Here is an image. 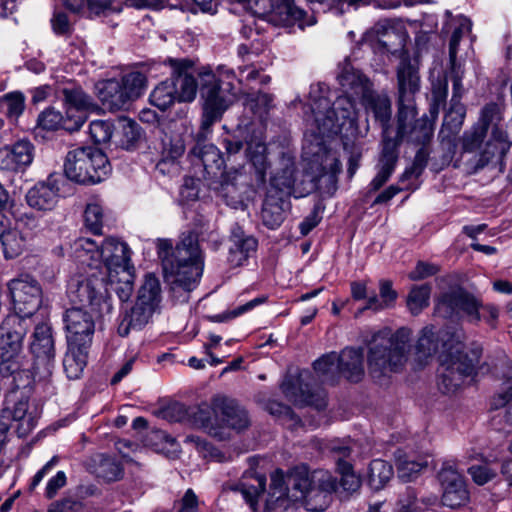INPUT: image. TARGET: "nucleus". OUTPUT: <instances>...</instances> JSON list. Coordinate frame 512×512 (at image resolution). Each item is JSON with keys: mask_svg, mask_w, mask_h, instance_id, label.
<instances>
[{"mask_svg": "<svg viewBox=\"0 0 512 512\" xmlns=\"http://www.w3.org/2000/svg\"><path fill=\"white\" fill-rule=\"evenodd\" d=\"M59 176L51 174L46 181L38 182L26 194V201L31 208L51 210L59 196Z\"/></svg>", "mask_w": 512, "mask_h": 512, "instance_id": "a878e982", "label": "nucleus"}, {"mask_svg": "<svg viewBox=\"0 0 512 512\" xmlns=\"http://www.w3.org/2000/svg\"><path fill=\"white\" fill-rule=\"evenodd\" d=\"M416 106L410 109H398L397 113V134L394 138L388 136V139L397 140L398 147L403 140L421 146H428L434 133L435 120L431 115H423L416 119Z\"/></svg>", "mask_w": 512, "mask_h": 512, "instance_id": "4468645a", "label": "nucleus"}, {"mask_svg": "<svg viewBox=\"0 0 512 512\" xmlns=\"http://www.w3.org/2000/svg\"><path fill=\"white\" fill-rule=\"evenodd\" d=\"M482 346L473 343L469 353H464L459 347H450L439 356L440 370L437 385L443 394L455 393L463 384L465 378L475 372L482 356Z\"/></svg>", "mask_w": 512, "mask_h": 512, "instance_id": "6e6552de", "label": "nucleus"}, {"mask_svg": "<svg viewBox=\"0 0 512 512\" xmlns=\"http://www.w3.org/2000/svg\"><path fill=\"white\" fill-rule=\"evenodd\" d=\"M22 350L17 349H3L0 350V374L3 377L13 376L15 389L20 387L16 382L25 378L23 386L28 385L31 379V372L22 369Z\"/></svg>", "mask_w": 512, "mask_h": 512, "instance_id": "2f4dec72", "label": "nucleus"}, {"mask_svg": "<svg viewBox=\"0 0 512 512\" xmlns=\"http://www.w3.org/2000/svg\"><path fill=\"white\" fill-rule=\"evenodd\" d=\"M177 90L171 79L162 81L150 94V103L162 111L168 109L172 104L178 101Z\"/></svg>", "mask_w": 512, "mask_h": 512, "instance_id": "37998d69", "label": "nucleus"}, {"mask_svg": "<svg viewBox=\"0 0 512 512\" xmlns=\"http://www.w3.org/2000/svg\"><path fill=\"white\" fill-rule=\"evenodd\" d=\"M158 255L162 262L163 272L165 271V261L172 260L179 256L183 260L178 261L177 266H182L193 261H199L203 258L202 251L198 243V235L194 232L183 234L180 241L173 247L171 240L159 239L157 243Z\"/></svg>", "mask_w": 512, "mask_h": 512, "instance_id": "a211bd4d", "label": "nucleus"}, {"mask_svg": "<svg viewBox=\"0 0 512 512\" xmlns=\"http://www.w3.org/2000/svg\"><path fill=\"white\" fill-rule=\"evenodd\" d=\"M398 109H410L415 105V94L420 89L418 68L407 58L397 66Z\"/></svg>", "mask_w": 512, "mask_h": 512, "instance_id": "412c9836", "label": "nucleus"}, {"mask_svg": "<svg viewBox=\"0 0 512 512\" xmlns=\"http://www.w3.org/2000/svg\"><path fill=\"white\" fill-rule=\"evenodd\" d=\"M134 272L135 271H124L120 273V275L115 276V281L109 280L111 289L122 302L129 300L133 293Z\"/></svg>", "mask_w": 512, "mask_h": 512, "instance_id": "5fc2aeb1", "label": "nucleus"}, {"mask_svg": "<svg viewBox=\"0 0 512 512\" xmlns=\"http://www.w3.org/2000/svg\"><path fill=\"white\" fill-rule=\"evenodd\" d=\"M110 171L111 166L107 156L93 146H78L70 150L65 158V175L79 184L99 183Z\"/></svg>", "mask_w": 512, "mask_h": 512, "instance_id": "1a4fd4ad", "label": "nucleus"}, {"mask_svg": "<svg viewBox=\"0 0 512 512\" xmlns=\"http://www.w3.org/2000/svg\"><path fill=\"white\" fill-rule=\"evenodd\" d=\"M438 140L439 146L436 155L431 160V169L435 172H439L449 166L457 150V137L449 135L447 130L440 129Z\"/></svg>", "mask_w": 512, "mask_h": 512, "instance_id": "e433bc0d", "label": "nucleus"}, {"mask_svg": "<svg viewBox=\"0 0 512 512\" xmlns=\"http://www.w3.org/2000/svg\"><path fill=\"white\" fill-rule=\"evenodd\" d=\"M67 294L73 305L63 315L67 343L90 348L95 332L93 314L101 317L112 310L105 279L92 275L81 281L71 282Z\"/></svg>", "mask_w": 512, "mask_h": 512, "instance_id": "f257e3e1", "label": "nucleus"}, {"mask_svg": "<svg viewBox=\"0 0 512 512\" xmlns=\"http://www.w3.org/2000/svg\"><path fill=\"white\" fill-rule=\"evenodd\" d=\"M32 218L25 208L17 205H8V193L0 184V224L30 221Z\"/></svg>", "mask_w": 512, "mask_h": 512, "instance_id": "79ce46f5", "label": "nucleus"}, {"mask_svg": "<svg viewBox=\"0 0 512 512\" xmlns=\"http://www.w3.org/2000/svg\"><path fill=\"white\" fill-rule=\"evenodd\" d=\"M161 301L159 279L151 273L145 275L134 306L127 311L118 326V333L125 337L131 329H142L151 319Z\"/></svg>", "mask_w": 512, "mask_h": 512, "instance_id": "9b49d317", "label": "nucleus"}, {"mask_svg": "<svg viewBox=\"0 0 512 512\" xmlns=\"http://www.w3.org/2000/svg\"><path fill=\"white\" fill-rule=\"evenodd\" d=\"M438 480L442 489L459 485H465L463 476L457 469L450 463L445 462L438 472Z\"/></svg>", "mask_w": 512, "mask_h": 512, "instance_id": "052dcab7", "label": "nucleus"}, {"mask_svg": "<svg viewBox=\"0 0 512 512\" xmlns=\"http://www.w3.org/2000/svg\"><path fill=\"white\" fill-rule=\"evenodd\" d=\"M410 332L399 329L396 333L379 332L369 344L368 368L374 378H380L390 372H398L406 362Z\"/></svg>", "mask_w": 512, "mask_h": 512, "instance_id": "423d86ee", "label": "nucleus"}, {"mask_svg": "<svg viewBox=\"0 0 512 512\" xmlns=\"http://www.w3.org/2000/svg\"><path fill=\"white\" fill-rule=\"evenodd\" d=\"M339 372L351 382H359L364 374L361 349L345 348L338 355Z\"/></svg>", "mask_w": 512, "mask_h": 512, "instance_id": "f704fd0d", "label": "nucleus"}, {"mask_svg": "<svg viewBox=\"0 0 512 512\" xmlns=\"http://www.w3.org/2000/svg\"><path fill=\"white\" fill-rule=\"evenodd\" d=\"M63 101L66 106L64 128L68 131H77L86 120V111L92 106V99L81 88H64Z\"/></svg>", "mask_w": 512, "mask_h": 512, "instance_id": "aec40b11", "label": "nucleus"}, {"mask_svg": "<svg viewBox=\"0 0 512 512\" xmlns=\"http://www.w3.org/2000/svg\"><path fill=\"white\" fill-rule=\"evenodd\" d=\"M97 467L95 473L98 477L103 478L105 481H117L123 476V467L121 463L115 458L99 454L94 459Z\"/></svg>", "mask_w": 512, "mask_h": 512, "instance_id": "c03bdc74", "label": "nucleus"}, {"mask_svg": "<svg viewBox=\"0 0 512 512\" xmlns=\"http://www.w3.org/2000/svg\"><path fill=\"white\" fill-rule=\"evenodd\" d=\"M98 97L102 105L109 111L127 109L133 102L117 79H109L100 83Z\"/></svg>", "mask_w": 512, "mask_h": 512, "instance_id": "7c9ffc66", "label": "nucleus"}, {"mask_svg": "<svg viewBox=\"0 0 512 512\" xmlns=\"http://www.w3.org/2000/svg\"><path fill=\"white\" fill-rule=\"evenodd\" d=\"M34 158V145L29 140H19L0 149V169L18 170L29 166Z\"/></svg>", "mask_w": 512, "mask_h": 512, "instance_id": "bb28decb", "label": "nucleus"}, {"mask_svg": "<svg viewBox=\"0 0 512 512\" xmlns=\"http://www.w3.org/2000/svg\"><path fill=\"white\" fill-rule=\"evenodd\" d=\"M379 43L390 53L396 54L403 50L406 44V34L394 27L383 28L380 33Z\"/></svg>", "mask_w": 512, "mask_h": 512, "instance_id": "de8ad7c7", "label": "nucleus"}, {"mask_svg": "<svg viewBox=\"0 0 512 512\" xmlns=\"http://www.w3.org/2000/svg\"><path fill=\"white\" fill-rule=\"evenodd\" d=\"M431 288L424 284L411 289L407 297V307L413 315L419 314L429 305Z\"/></svg>", "mask_w": 512, "mask_h": 512, "instance_id": "3c124183", "label": "nucleus"}, {"mask_svg": "<svg viewBox=\"0 0 512 512\" xmlns=\"http://www.w3.org/2000/svg\"><path fill=\"white\" fill-rule=\"evenodd\" d=\"M185 141L179 133H163L160 142V156L178 161L185 152Z\"/></svg>", "mask_w": 512, "mask_h": 512, "instance_id": "a18cd8bd", "label": "nucleus"}, {"mask_svg": "<svg viewBox=\"0 0 512 512\" xmlns=\"http://www.w3.org/2000/svg\"><path fill=\"white\" fill-rule=\"evenodd\" d=\"M271 14L285 24L301 20L305 12L294 5L293 0H271Z\"/></svg>", "mask_w": 512, "mask_h": 512, "instance_id": "49530a36", "label": "nucleus"}, {"mask_svg": "<svg viewBox=\"0 0 512 512\" xmlns=\"http://www.w3.org/2000/svg\"><path fill=\"white\" fill-rule=\"evenodd\" d=\"M480 307L482 302L478 298L456 285L440 293L436 311L445 319L465 317L470 323L478 324L481 321Z\"/></svg>", "mask_w": 512, "mask_h": 512, "instance_id": "f8f14e48", "label": "nucleus"}, {"mask_svg": "<svg viewBox=\"0 0 512 512\" xmlns=\"http://www.w3.org/2000/svg\"><path fill=\"white\" fill-rule=\"evenodd\" d=\"M9 290L15 313L30 320L42 304V289L37 280L29 275L13 279Z\"/></svg>", "mask_w": 512, "mask_h": 512, "instance_id": "f3484780", "label": "nucleus"}, {"mask_svg": "<svg viewBox=\"0 0 512 512\" xmlns=\"http://www.w3.org/2000/svg\"><path fill=\"white\" fill-rule=\"evenodd\" d=\"M295 182V158L283 152L263 203V224H279L286 220L285 215L290 210L289 198L295 193Z\"/></svg>", "mask_w": 512, "mask_h": 512, "instance_id": "20e7f679", "label": "nucleus"}, {"mask_svg": "<svg viewBox=\"0 0 512 512\" xmlns=\"http://www.w3.org/2000/svg\"><path fill=\"white\" fill-rule=\"evenodd\" d=\"M488 131L485 130V127H480L475 124L470 129L466 130L460 138L461 142V160L466 168V161L473 156L479 154L484 146L485 139L487 137ZM467 172V169H465Z\"/></svg>", "mask_w": 512, "mask_h": 512, "instance_id": "c9c22d12", "label": "nucleus"}, {"mask_svg": "<svg viewBox=\"0 0 512 512\" xmlns=\"http://www.w3.org/2000/svg\"><path fill=\"white\" fill-rule=\"evenodd\" d=\"M430 151L428 146H421L414 157L413 163L406 168L400 177V182H404L411 178H418L422 175L429 161Z\"/></svg>", "mask_w": 512, "mask_h": 512, "instance_id": "6e6d98bb", "label": "nucleus"}, {"mask_svg": "<svg viewBox=\"0 0 512 512\" xmlns=\"http://www.w3.org/2000/svg\"><path fill=\"white\" fill-rule=\"evenodd\" d=\"M427 462H419L414 460H401L398 464V476L404 482H410L417 478L419 473L426 468Z\"/></svg>", "mask_w": 512, "mask_h": 512, "instance_id": "e2e57ef3", "label": "nucleus"}, {"mask_svg": "<svg viewBox=\"0 0 512 512\" xmlns=\"http://www.w3.org/2000/svg\"><path fill=\"white\" fill-rule=\"evenodd\" d=\"M112 133V124L107 121L95 120L89 125L90 137L96 144L108 142Z\"/></svg>", "mask_w": 512, "mask_h": 512, "instance_id": "69168bd1", "label": "nucleus"}, {"mask_svg": "<svg viewBox=\"0 0 512 512\" xmlns=\"http://www.w3.org/2000/svg\"><path fill=\"white\" fill-rule=\"evenodd\" d=\"M447 335L448 332L436 329L434 326L424 327L416 344L418 360L423 361L433 357L439 351L440 346L444 349L442 353L449 350L450 347H454L445 340Z\"/></svg>", "mask_w": 512, "mask_h": 512, "instance_id": "c85d7f7f", "label": "nucleus"}, {"mask_svg": "<svg viewBox=\"0 0 512 512\" xmlns=\"http://www.w3.org/2000/svg\"><path fill=\"white\" fill-rule=\"evenodd\" d=\"M142 138L140 126L133 120H123L121 123L119 144L126 150H132L137 147Z\"/></svg>", "mask_w": 512, "mask_h": 512, "instance_id": "09e8293b", "label": "nucleus"}, {"mask_svg": "<svg viewBox=\"0 0 512 512\" xmlns=\"http://www.w3.org/2000/svg\"><path fill=\"white\" fill-rule=\"evenodd\" d=\"M398 161V141L384 138L379 170L370 183V192L379 190L391 177Z\"/></svg>", "mask_w": 512, "mask_h": 512, "instance_id": "c756f323", "label": "nucleus"}, {"mask_svg": "<svg viewBox=\"0 0 512 512\" xmlns=\"http://www.w3.org/2000/svg\"><path fill=\"white\" fill-rule=\"evenodd\" d=\"M238 81L242 85L250 86L254 82L265 85L270 82V76L260 74V71L253 65L239 67Z\"/></svg>", "mask_w": 512, "mask_h": 512, "instance_id": "0e129e2a", "label": "nucleus"}, {"mask_svg": "<svg viewBox=\"0 0 512 512\" xmlns=\"http://www.w3.org/2000/svg\"><path fill=\"white\" fill-rule=\"evenodd\" d=\"M131 249L128 244L116 238H106L101 242V259L107 271L108 280L124 271H135L131 262Z\"/></svg>", "mask_w": 512, "mask_h": 512, "instance_id": "6ab92c4d", "label": "nucleus"}, {"mask_svg": "<svg viewBox=\"0 0 512 512\" xmlns=\"http://www.w3.org/2000/svg\"><path fill=\"white\" fill-rule=\"evenodd\" d=\"M246 105L260 119H264L274 107L273 96L268 93H247Z\"/></svg>", "mask_w": 512, "mask_h": 512, "instance_id": "603ef678", "label": "nucleus"}, {"mask_svg": "<svg viewBox=\"0 0 512 512\" xmlns=\"http://www.w3.org/2000/svg\"><path fill=\"white\" fill-rule=\"evenodd\" d=\"M210 187L227 205L238 208L251 191V177L244 167L231 168L221 173V180L211 182Z\"/></svg>", "mask_w": 512, "mask_h": 512, "instance_id": "dca6fc26", "label": "nucleus"}, {"mask_svg": "<svg viewBox=\"0 0 512 512\" xmlns=\"http://www.w3.org/2000/svg\"><path fill=\"white\" fill-rule=\"evenodd\" d=\"M29 400L27 396H22L14 404L12 409V418L18 422L16 433L18 437L25 438L35 428L36 418L32 412L28 411Z\"/></svg>", "mask_w": 512, "mask_h": 512, "instance_id": "ea45409f", "label": "nucleus"}, {"mask_svg": "<svg viewBox=\"0 0 512 512\" xmlns=\"http://www.w3.org/2000/svg\"><path fill=\"white\" fill-rule=\"evenodd\" d=\"M350 93L339 96L330 106L327 98L321 97L311 105L313 133L325 137L342 134L354 136L357 132L358 111Z\"/></svg>", "mask_w": 512, "mask_h": 512, "instance_id": "7ed1b4c3", "label": "nucleus"}, {"mask_svg": "<svg viewBox=\"0 0 512 512\" xmlns=\"http://www.w3.org/2000/svg\"><path fill=\"white\" fill-rule=\"evenodd\" d=\"M468 499V491L465 485H457L444 488L442 494L443 505L450 508H457L463 505Z\"/></svg>", "mask_w": 512, "mask_h": 512, "instance_id": "13d9d810", "label": "nucleus"}, {"mask_svg": "<svg viewBox=\"0 0 512 512\" xmlns=\"http://www.w3.org/2000/svg\"><path fill=\"white\" fill-rule=\"evenodd\" d=\"M470 30V23L465 21L461 23L455 30L453 31L450 42H449V63L450 66L455 70L457 66V52L459 43L463 37L464 32H468Z\"/></svg>", "mask_w": 512, "mask_h": 512, "instance_id": "774afa93", "label": "nucleus"}, {"mask_svg": "<svg viewBox=\"0 0 512 512\" xmlns=\"http://www.w3.org/2000/svg\"><path fill=\"white\" fill-rule=\"evenodd\" d=\"M502 119L503 105L499 103L490 102L481 109L477 125L485 127L486 131L489 130L490 126L492 128L483 150L466 161L468 174H475L484 169L494 159L502 161L508 153L511 142L507 131L500 125Z\"/></svg>", "mask_w": 512, "mask_h": 512, "instance_id": "39448f33", "label": "nucleus"}, {"mask_svg": "<svg viewBox=\"0 0 512 512\" xmlns=\"http://www.w3.org/2000/svg\"><path fill=\"white\" fill-rule=\"evenodd\" d=\"M466 115L465 106L462 103L451 104L448 113L445 115L441 129L447 130L449 135H458Z\"/></svg>", "mask_w": 512, "mask_h": 512, "instance_id": "8fccbe9b", "label": "nucleus"}, {"mask_svg": "<svg viewBox=\"0 0 512 512\" xmlns=\"http://www.w3.org/2000/svg\"><path fill=\"white\" fill-rule=\"evenodd\" d=\"M170 63L173 67L174 73L177 74L175 77L170 79L175 84L178 102L193 101L196 97L198 84L194 76L188 72L192 67V62L187 59H171Z\"/></svg>", "mask_w": 512, "mask_h": 512, "instance_id": "cd10ccee", "label": "nucleus"}, {"mask_svg": "<svg viewBox=\"0 0 512 512\" xmlns=\"http://www.w3.org/2000/svg\"><path fill=\"white\" fill-rule=\"evenodd\" d=\"M32 234L28 226H9L0 234V241L6 259H14L19 256L25 248L28 238Z\"/></svg>", "mask_w": 512, "mask_h": 512, "instance_id": "72a5a7b5", "label": "nucleus"}, {"mask_svg": "<svg viewBox=\"0 0 512 512\" xmlns=\"http://www.w3.org/2000/svg\"><path fill=\"white\" fill-rule=\"evenodd\" d=\"M221 422L238 433L249 428L251 421L246 409L238 401L228 397H218L213 401Z\"/></svg>", "mask_w": 512, "mask_h": 512, "instance_id": "b1692460", "label": "nucleus"}, {"mask_svg": "<svg viewBox=\"0 0 512 512\" xmlns=\"http://www.w3.org/2000/svg\"><path fill=\"white\" fill-rule=\"evenodd\" d=\"M29 351L34 358L36 373L43 378L50 376L55 366L56 348L53 328L48 322L35 325Z\"/></svg>", "mask_w": 512, "mask_h": 512, "instance_id": "2eb2a0df", "label": "nucleus"}, {"mask_svg": "<svg viewBox=\"0 0 512 512\" xmlns=\"http://www.w3.org/2000/svg\"><path fill=\"white\" fill-rule=\"evenodd\" d=\"M266 154L267 147L263 142H251L247 146V156L255 168L259 185L265 183L266 171L269 167Z\"/></svg>", "mask_w": 512, "mask_h": 512, "instance_id": "a19ab883", "label": "nucleus"}, {"mask_svg": "<svg viewBox=\"0 0 512 512\" xmlns=\"http://www.w3.org/2000/svg\"><path fill=\"white\" fill-rule=\"evenodd\" d=\"M132 101L141 96L146 86V76L138 71L130 72L119 80Z\"/></svg>", "mask_w": 512, "mask_h": 512, "instance_id": "864d4df0", "label": "nucleus"}, {"mask_svg": "<svg viewBox=\"0 0 512 512\" xmlns=\"http://www.w3.org/2000/svg\"><path fill=\"white\" fill-rule=\"evenodd\" d=\"M299 400L306 405L313 406L317 410H322L326 407V395L323 390H311L308 385L299 386Z\"/></svg>", "mask_w": 512, "mask_h": 512, "instance_id": "bf43d9fd", "label": "nucleus"}, {"mask_svg": "<svg viewBox=\"0 0 512 512\" xmlns=\"http://www.w3.org/2000/svg\"><path fill=\"white\" fill-rule=\"evenodd\" d=\"M31 327V321L19 314L6 316L0 324V350L23 349L24 338Z\"/></svg>", "mask_w": 512, "mask_h": 512, "instance_id": "393cba45", "label": "nucleus"}, {"mask_svg": "<svg viewBox=\"0 0 512 512\" xmlns=\"http://www.w3.org/2000/svg\"><path fill=\"white\" fill-rule=\"evenodd\" d=\"M200 92L204 100L201 121V132L198 138L204 137L212 125L222 118L223 113L234 101L236 92L230 82L218 79L210 70L199 72Z\"/></svg>", "mask_w": 512, "mask_h": 512, "instance_id": "9d476101", "label": "nucleus"}, {"mask_svg": "<svg viewBox=\"0 0 512 512\" xmlns=\"http://www.w3.org/2000/svg\"><path fill=\"white\" fill-rule=\"evenodd\" d=\"M291 472L292 470L289 472L287 479H285L281 470H276L271 475L270 491L265 505L267 510L287 509L291 503L298 501H301L305 506V499L300 498V493L289 484Z\"/></svg>", "mask_w": 512, "mask_h": 512, "instance_id": "4be33fe9", "label": "nucleus"}, {"mask_svg": "<svg viewBox=\"0 0 512 512\" xmlns=\"http://www.w3.org/2000/svg\"><path fill=\"white\" fill-rule=\"evenodd\" d=\"M191 153L196 156L203 165L205 178L207 180L216 177L224 166V158L221 151L214 144H203L199 142L191 150Z\"/></svg>", "mask_w": 512, "mask_h": 512, "instance_id": "473e14b6", "label": "nucleus"}, {"mask_svg": "<svg viewBox=\"0 0 512 512\" xmlns=\"http://www.w3.org/2000/svg\"><path fill=\"white\" fill-rule=\"evenodd\" d=\"M86 6L89 12L95 16L120 12L122 9L120 0H87Z\"/></svg>", "mask_w": 512, "mask_h": 512, "instance_id": "680f3d73", "label": "nucleus"}, {"mask_svg": "<svg viewBox=\"0 0 512 512\" xmlns=\"http://www.w3.org/2000/svg\"><path fill=\"white\" fill-rule=\"evenodd\" d=\"M183 258L176 257L165 261L164 278L174 301L184 303L189 300L192 290L198 285L204 269V257L182 266H177Z\"/></svg>", "mask_w": 512, "mask_h": 512, "instance_id": "ddd939ff", "label": "nucleus"}, {"mask_svg": "<svg viewBox=\"0 0 512 512\" xmlns=\"http://www.w3.org/2000/svg\"><path fill=\"white\" fill-rule=\"evenodd\" d=\"M394 475L393 466L382 459L370 462L367 474V484L373 491L382 490Z\"/></svg>", "mask_w": 512, "mask_h": 512, "instance_id": "58836bf2", "label": "nucleus"}, {"mask_svg": "<svg viewBox=\"0 0 512 512\" xmlns=\"http://www.w3.org/2000/svg\"><path fill=\"white\" fill-rule=\"evenodd\" d=\"M256 480L258 483L257 486H247L241 483L235 488V490L241 492L243 498L254 512L257 511L259 496L263 494L266 489V478L264 476H257Z\"/></svg>", "mask_w": 512, "mask_h": 512, "instance_id": "4d7b16f0", "label": "nucleus"}, {"mask_svg": "<svg viewBox=\"0 0 512 512\" xmlns=\"http://www.w3.org/2000/svg\"><path fill=\"white\" fill-rule=\"evenodd\" d=\"M447 95L448 84L446 80L433 85L432 102L430 104L429 113L434 119H437L440 107L445 105Z\"/></svg>", "mask_w": 512, "mask_h": 512, "instance_id": "338daca9", "label": "nucleus"}, {"mask_svg": "<svg viewBox=\"0 0 512 512\" xmlns=\"http://www.w3.org/2000/svg\"><path fill=\"white\" fill-rule=\"evenodd\" d=\"M339 84L345 93L359 98L361 105L372 113L383 130V139L388 138L392 116L391 100L386 92H377L373 83L360 71L344 69L338 76Z\"/></svg>", "mask_w": 512, "mask_h": 512, "instance_id": "0eeeda50", "label": "nucleus"}, {"mask_svg": "<svg viewBox=\"0 0 512 512\" xmlns=\"http://www.w3.org/2000/svg\"><path fill=\"white\" fill-rule=\"evenodd\" d=\"M335 462L339 480L327 470L309 471L306 465L293 468L289 476V484L300 493V498L305 499L306 510L323 512L331 503L332 493L347 497L359 491L362 481L354 471L353 465L342 458Z\"/></svg>", "mask_w": 512, "mask_h": 512, "instance_id": "f03ea898", "label": "nucleus"}, {"mask_svg": "<svg viewBox=\"0 0 512 512\" xmlns=\"http://www.w3.org/2000/svg\"><path fill=\"white\" fill-rule=\"evenodd\" d=\"M229 242L227 262L231 268L243 266L255 254L258 247V240L254 236L246 234L241 226L233 228Z\"/></svg>", "mask_w": 512, "mask_h": 512, "instance_id": "5701e85b", "label": "nucleus"}, {"mask_svg": "<svg viewBox=\"0 0 512 512\" xmlns=\"http://www.w3.org/2000/svg\"><path fill=\"white\" fill-rule=\"evenodd\" d=\"M90 348L79 345H68V352L63 359V368L69 379H78L87 364Z\"/></svg>", "mask_w": 512, "mask_h": 512, "instance_id": "4c0bfd02", "label": "nucleus"}]
</instances>
